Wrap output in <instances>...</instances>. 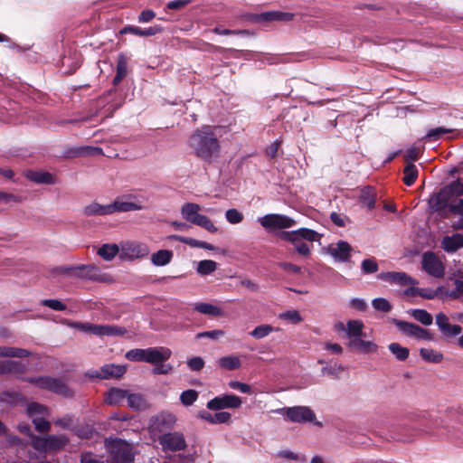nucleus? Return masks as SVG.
Masks as SVG:
<instances>
[{"label":"nucleus","mask_w":463,"mask_h":463,"mask_svg":"<svg viewBox=\"0 0 463 463\" xmlns=\"http://www.w3.org/2000/svg\"><path fill=\"white\" fill-rule=\"evenodd\" d=\"M190 146L200 159L211 163L220 152L219 140L211 126H203L196 130L189 139Z\"/></svg>","instance_id":"nucleus-1"},{"label":"nucleus","mask_w":463,"mask_h":463,"mask_svg":"<svg viewBox=\"0 0 463 463\" xmlns=\"http://www.w3.org/2000/svg\"><path fill=\"white\" fill-rule=\"evenodd\" d=\"M279 238L290 242L299 255L307 257L310 254V249L304 241L310 242L317 241L320 240L321 235L315 230L303 227L290 232H280Z\"/></svg>","instance_id":"nucleus-2"},{"label":"nucleus","mask_w":463,"mask_h":463,"mask_svg":"<svg viewBox=\"0 0 463 463\" xmlns=\"http://www.w3.org/2000/svg\"><path fill=\"white\" fill-rule=\"evenodd\" d=\"M56 270L61 274L95 282L109 283L112 281L109 275L101 273L99 268L95 265L61 266L58 267Z\"/></svg>","instance_id":"nucleus-3"},{"label":"nucleus","mask_w":463,"mask_h":463,"mask_svg":"<svg viewBox=\"0 0 463 463\" xmlns=\"http://www.w3.org/2000/svg\"><path fill=\"white\" fill-rule=\"evenodd\" d=\"M69 443L66 435L33 436L31 445L40 453H52L61 450Z\"/></svg>","instance_id":"nucleus-4"},{"label":"nucleus","mask_w":463,"mask_h":463,"mask_svg":"<svg viewBox=\"0 0 463 463\" xmlns=\"http://www.w3.org/2000/svg\"><path fill=\"white\" fill-rule=\"evenodd\" d=\"M200 205L194 203H186L182 206L181 213L187 222L195 224L208 231L209 232H217L218 229L209 217L199 213Z\"/></svg>","instance_id":"nucleus-5"},{"label":"nucleus","mask_w":463,"mask_h":463,"mask_svg":"<svg viewBox=\"0 0 463 463\" xmlns=\"http://www.w3.org/2000/svg\"><path fill=\"white\" fill-rule=\"evenodd\" d=\"M278 412L284 416L290 422H311L316 426H322L320 421L316 420V414L314 411L308 406L284 407L278 410Z\"/></svg>","instance_id":"nucleus-6"},{"label":"nucleus","mask_w":463,"mask_h":463,"mask_svg":"<svg viewBox=\"0 0 463 463\" xmlns=\"http://www.w3.org/2000/svg\"><path fill=\"white\" fill-rule=\"evenodd\" d=\"M28 382L42 389L48 390L65 398H71L74 395L73 391L63 380L60 378L38 376L30 378Z\"/></svg>","instance_id":"nucleus-7"},{"label":"nucleus","mask_w":463,"mask_h":463,"mask_svg":"<svg viewBox=\"0 0 463 463\" xmlns=\"http://www.w3.org/2000/svg\"><path fill=\"white\" fill-rule=\"evenodd\" d=\"M148 364H153V373L168 374L173 367L165 364L172 355V351L165 346L149 347Z\"/></svg>","instance_id":"nucleus-8"},{"label":"nucleus","mask_w":463,"mask_h":463,"mask_svg":"<svg viewBox=\"0 0 463 463\" xmlns=\"http://www.w3.org/2000/svg\"><path fill=\"white\" fill-rule=\"evenodd\" d=\"M111 463H134L135 455L130 444L116 439L109 445Z\"/></svg>","instance_id":"nucleus-9"},{"label":"nucleus","mask_w":463,"mask_h":463,"mask_svg":"<svg viewBox=\"0 0 463 463\" xmlns=\"http://www.w3.org/2000/svg\"><path fill=\"white\" fill-rule=\"evenodd\" d=\"M150 252L146 243L137 241H127L121 243L119 259L122 260H133L146 257Z\"/></svg>","instance_id":"nucleus-10"},{"label":"nucleus","mask_w":463,"mask_h":463,"mask_svg":"<svg viewBox=\"0 0 463 463\" xmlns=\"http://www.w3.org/2000/svg\"><path fill=\"white\" fill-rule=\"evenodd\" d=\"M392 322L406 335L415 337L420 340L433 339V335L428 329H425L417 324L397 318H392Z\"/></svg>","instance_id":"nucleus-11"},{"label":"nucleus","mask_w":463,"mask_h":463,"mask_svg":"<svg viewBox=\"0 0 463 463\" xmlns=\"http://www.w3.org/2000/svg\"><path fill=\"white\" fill-rule=\"evenodd\" d=\"M260 223L265 229L269 230H281L295 226L296 221L283 214L269 213L259 219Z\"/></svg>","instance_id":"nucleus-12"},{"label":"nucleus","mask_w":463,"mask_h":463,"mask_svg":"<svg viewBox=\"0 0 463 463\" xmlns=\"http://www.w3.org/2000/svg\"><path fill=\"white\" fill-rule=\"evenodd\" d=\"M159 443L164 451H179L186 448L184 436L181 432H168L159 437Z\"/></svg>","instance_id":"nucleus-13"},{"label":"nucleus","mask_w":463,"mask_h":463,"mask_svg":"<svg viewBox=\"0 0 463 463\" xmlns=\"http://www.w3.org/2000/svg\"><path fill=\"white\" fill-rule=\"evenodd\" d=\"M242 402L240 397L234 394H224L216 396L207 402V409L211 411H220L223 409H237L241 407Z\"/></svg>","instance_id":"nucleus-14"},{"label":"nucleus","mask_w":463,"mask_h":463,"mask_svg":"<svg viewBox=\"0 0 463 463\" xmlns=\"http://www.w3.org/2000/svg\"><path fill=\"white\" fill-rule=\"evenodd\" d=\"M422 269L430 276L435 278L444 277V265L432 251H427L422 256Z\"/></svg>","instance_id":"nucleus-15"},{"label":"nucleus","mask_w":463,"mask_h":463,"mask_svg":"<svg viewBox=\"0 0 463 463\" xmlns=\"http://www.w3.org/2000/svg\"><path fill=\"white\" fill-rule=\"evenodd\" d=\"M352 251V246L345 241H338L336 243H332L326 248V252L338 262L348 261L351 258Z\"/></svg>","instance_id":"nucleus-16"},{"label":"nucleus","mask_w":463,"mask_h":463,"mask_svg":"<svg viewBox=\"0 0 463 463\" xmlns=\"http://www.w3.org/2000/svg\"><path fill=\"white\" fill-rule=\"evenodd\" d=\"M294 17V14L288 12H264L261 14H252L250 15V20L252 23H268L272 21H291Z\"/></svg>","instance_id":"nucleus-17"},{"label":"nucleus","mask_w":463,"mask_h":463,"mask_svg":"<svg viewBox=\"0 0 463 463\" xmlns=\"http://www.w3.org/2000/svg\"><path fill=\"white\" fill-rule=\"evenodd\" d=\"M451 195L448 193L445 187L441 188L439 192L433 194L429 199V206L433 212H441L449 209V203Z\"/></svg>","instance_id":"nucleus-18"},{"label":"nucleus","mask_w":463,"mask_h":463,"mask_svg":"<svg viewBox=\"0 0 463 463\" xmlns=\"http://www.w3.org/2000/svg\"><path fill=\"white\" fill-rule=\"evenodd\" d=\"M436 325L445 336H456L458 335L462 331V328L459 325L449 324L448 316L442 312H439L436 315Z\"/></svg>","instance_id":"nucleus-19"},{"label":"nucleus","mask_w":463,"mask_h":463,"mask_svg":"<svg viewBox=\"0 0 463 463\" xmlns=\"http://www.w3.org/2000/svg\"><path fill=\"white\" fill-rule=\"evenodd\" d=\"M378 278L383 280H386L392 283H395L401 286L404 285H416L418 284V281L409 276L405 272H398V271H389V272H383L378 275Z\"/></svg>","instance_id":"nucleus-20"},{"label":"nucleus","mask_w":463,"mask_h":463,"mask_svg":"<svg viewBox=\"0 0 463 463\" xmlns=\"http://www.w3.org/2000/svg\"><path fill=\"white\" fill-rule=\"evenodd\" d=\"M127 329L123 326L115 325H96L92 324L90 334L98 336H117L123 335L127 333Z\"/></svg>","instance_id":"nucleus-21"},{"label":"nucleus","mask_w":463,"mask_h":463,"mask_svg":"<svg viewBox=\"0 0 463 463\" xmlns=\"http://www.w3.org/2000/svg\"><path fill=\"white\" fill-rule=\"evenodd\" d=\"M440 245L445 252L449 254L455 253L458 250L463 249V234L454 233L452 235H446L442 238Z\"/></svg>","instance_id":"nucleus-22"},{"label":"nucleus","mask_w":463,"mask_h":463,"mask_svg":"<svg viewBox=\"0 0 463 463\" xmlns=\"http://www.w3.org/2000/svg\"><path fill=\"white\" fill-rule=\"evenodd\" d=\"M109 204L111 214L114 213H127L132 211H138L144 208L141 204L124 201L122 198H117L112 203Z\"/></svg>","instance_id":"nucleus-23"},{"label":"nucleus","mask_w":463,"mask_h":463,"mask_svg":"<svg viewBox=\"0 0 463 463\" xmlns=\"http://www.w3.org/2000/svg\"><path fill=\"white\" fill-rule=\"evenodd\" d=\"M128 394V391L112 387L105 394V402L109 405L121 404Z\"/></svg>","instance_id":"nucleus-24"},{"label":"nucleus","mask_w":463,"mask_h":463,"mask_svg":"<svg viewBox=\"0 0 463 463\" xmlns=\"http://www.w3.org/2000/svg\"><path fill=\"white\" fill-rule=\"evenodd\" d=\"M25 176L28 180L36 184H54V177L49 172L28 170L25 173Z\"/></svg>","instance_id":"nucleus-25"},{"label":"nucleus","mask_w":463,"mask_h":463,"mask_svg":"<svg viewBox=\"0 0 463 463\" xmlns=\"http://www.w3.org/2000/svg\"><path fill=\"white\" fill-rule=\"evenodd\" d=\"M348 346L352 349L361 351L364 354L373 353L377 350V345L372 341L363 340L362 337H356L351 339L348 343Z\"/></svg>","instance_id":"nucleus-26"},{"label":"nucleus","mask_w":463,"mask_h":463,"mask_svg":"<svg viewBox=\"0 0 463 463\" xmlns=\"http://www.w3.org/2000/svg\"><path fill=\"white\" fill-rule=\"evenodd\" d=\"M83 214L85 216H102L111 214L110 204L102 205L98 203H92L84 208Z\"/></svg>","instance_id":"nucleus-27"},{"label":"nucleus","mask_w":463,"mask_h":463,"mask_svg":"<svg viewBox=\"0 0 463 463\" xmlns=\"http://www.w3.org/2000/svg\"><path fill=\"white\" fill-rule=\"evenodd\" d=\"M174 253L170 250H159L151 256V262L156 267L165 266L171 262Z\"/></svg>","instance_id":"nucleus-28"},{"label":"nucleus","mask_w":463,"mask_h":463,"mask_svg":"<svg viewBox=\"0 0 463 463\" xmlns=\"http://www.w3.org/2000/svg\"><path fill=\"white\" fill-rule=\"evenodd\" d=\"M128 73V61L124 54H119L117 63V73L112 80L113 86H118Z\"/></svg>","instance_id":"nucleus-29"},{"label":"nucleus","mask_w":463,"mask_h":463,"mask_svg":"<svg viewBox=\"0 0 463 463\" xmlns=\"http://www.w3.org/2000/svg\"><path fill=\"white\" fill-rule=\"evenodd\" d=\"M71 431L80 439H90L98 433L92 425L87 423L71 428Z\"/></svg>","instance_id":"nucleus-30"},{"label":"nucleus","mask_w":463,"mask_h":463,"mask_svg":"<svg viewBox=\"0 0 463 463\" xmlns=\"http://www.w3.org/2000/svg\"><path fill=\"white\" fill-rule=\"evenodd\" d=\"M364 324L361 320H348L346 323V335L348 338L354 339L356 337H362Z\"/></svg>","instance_id":"nucleus-31"},{"label":"nucleus","mask_w":463,"mask_h":463,"mask_svg":"<svg viewBox=\"0 0 463 463\" xmlns=\"http://www.w3.org/2000/svg\"><path fill=\"white\" fill-rule=\"evenodd\" d=\"M148 354L149 347L146 349L135 348L128 351L125 357L130 362H142L148 364Z\"/></svg>","instance_id":"nucleus-32"},{"label":"nucleus","mask_w":463,"mask_h":463,"mask_svg":"<svg viewBox=\"0 0 463 463\" xmlns=\"http://www.w3.org/2000/svg\"><path fill=\"white\" fill-rule=\"evenodd\" d=\"M103 379L120 378L126 373V367L122 365L106 364L101 367Z\"/></svg>","instance_id":"nucleus-33"},{"label":"nucleus","mask_w":463,"mask_h":463,"mask_svg":"<svg viewBox=\"0 0 463 463\" xmlns=\"http://www.w3.org/2000/svg\"><path fill=\"white\" fill-rule=\"evenodd\" d=\"M359 201L369 210H372L375 206V193L373 187H364L359 196Z\"/></svg>","instance_id":"nucleus-34"},{"label":"nucleus","mask_w":463,"mask_h":463,"mask_svg":"<svg viewBox=\"0 0 463 463\" xmlns=\"http://www.w3.org/2000/svg\"><path fill=\"white\" fill-rule=\"evenodd\" d=\"M128 405L133 410L141 411L146 408L147 402L144 396L139 393H130L127 396Z\"/></svg>","instance_id":"nucleus-35"},{"label":"nucleus","mask_w":463,"mask_h":463,"mask_svg":"<svg viewBox=\"0 0 463 463\" xmlns=\"http://www.w3.org/2000/svg\"><path fill=\"white\" fill-rule=\"evenodd\" d=\"M120 249L117 244H103L99 250L98 254L105 260H111L117 254L119 255Z\"/></svg>","instance_id":"nucleus-36"},{"label":"nucleus","mask_w":463,"mask_h":463,"mask_svg":"<svg viewBox=\"0 0 463 463\" xmlns=\"http://www.w3.org/2000/svg\"><path fill=\"white\" fill-rule=\"evenodd\" d=\"M194 309L199 313L211 315L213 317H219L222 314V310L220 307L203 302L195 303Z\"/></svg>","instance_id":"nucleus-37"},{"label":"nucleus","mask_w":463,"mask_h":463,"mask_svg":"<svg viewBox=\"0 0 463 463\" xmlns=\"http://www.w3.org/2000/svg\"><path fill=\"white\" fill-rule=\"evenodd\" d=\"M410 315L423 326H430L433 322L432 316L425 309L415 308L409 311Z\"/></svg>","instance_id":"nucleus-38"},{"label":"nucleus","mask_w":463,"mask_h":463,"mask_svg":"<svg viewBox=\"0 0 463 463\" xmlns=\"http://www.w3.org/2000/svg\"><path fill=\"white\" fill-rule=\"evenodd\" d=\"M219 365L229 371H233L241 367V360L239 357L234 355H227L219 359Z\"/></svg>","instance_id":"nucleus-39"},{"label":"nucleus","mask_w":463,"mask_h":463,"mask_svg":"<svg viewBox=\"0 0 463 463\" xmlns=\"http://www.w3.org/2000/svg\"><path fill=\"white\" fill-rule=\"evenodd\" d=\"M455 129L439 127L430 129L427 134L423 137L426 141H437L442 137L444 134L453 133Z\"/></svg>","instance_id":"nucleus-40"},{"label":"nucleus","mask_w":463,"mask_h":463,"mask_svg":"<svg viewBox=\"0 0 463 463\" xmlns=\"http://www.w3.org/2000/svg\"><path fill=\"white\" fill-rule=\"evenodd\" d=\"M403 182L406 185L411 186L414 184L418 177V169L416 165L412 163L407 164V165L403 169Z\"/></svg>","instance_id":"nucleus-41"},{"label":"nucleus","mask_w":463,"mask_h":463,"mask_svg":"<svg viewBox=\"0 0 463 463\" xmlns=\"http://www.w3.org/2000/svg\"><path fill=\"white\" fill-rule=\"evenodd\" d=\"M420 355L423 360L430 363L439 364L443 360V354L431 348H421Z\"/></svg>","instance_id":"nucleus-42"},{"label":"nucleus","mask_w":463,"mask_h":463,"mask_svg":"<svg viewBox=\"0 0 463 463\" xmlns=\"http://www.w3.org/2000/svg\"><path fill=\"white\" fill-rule=\"evenodd\" d=\"M390 352L398 361H405L409 357L410 351L407 347L402 346L398 343H392L388 346Z\"/></svg>","instance_id":"nucleus-43"},{"label":"nucleus","mask_w":463,"mask_h":463,"mask_svg":"<svg viewBox=\"0 0 463 463\" xmlns=\"http://www.w3.org/2000/svg\"><path fill=\"white\" fill-rule=\"evenodd\" d=\"M216 269L217 263L214 260H204L198 262L196 271L202 276H206L215 271Z\"/></svg>","instance_id":"nucleus-44"},{"label":"nucleus","mask_w":463,"mask_h":463,"mask_svg":"<svg viewBox=\"0 0 463 463\" xmlns=\"http://www.w3.org/2000/svg\"><path fill=\"white\" fill-rule=\"evenodd\" d=\"M199 393L194 389L184 391L180 395V401L184 406L193 405L198 399Z\"/></svg>","instance_id":"nucleus-45"},{"label":"nucleus","mask_w":463,"mask_h":463,"mask_svg":"<svg viewBox=\"0 0 463 463\" xmlns=\"http://www.w3.org/2000/svg\"><path fill=\"white\" fill-rule=\"evenodd\" d=\"M274 328L268 324L260 325L256 326L250 333V335L256 339H261L267 335H269Z\"/></svg>","instance_id":"nucleus-46"},{"label":"nucleus","mask_w":463,"mask_h":463,"mask_svg":"<svg viewBox=\"0 0 463 463\" xmlns=\"http://www.w3.org/2000/svg\"><path fill=\"white\" fill-rule=\"evenodd\" d=\"M372 306L375 310L384 313L390 312L392 308L391 303L384 298H376L373 299Z\"/></svg>","instance_id":"nucleus-47"},{"label":"nucleus","mask_w":463,"mask_h":463,"mask_svg":"<svg viewBox=\"0 0 463 463\" xmlns=\"http://www.w3.org/2000/svg\"><path fill=\"white\" fill-rule=\"evenodd\" d=\"M26 411L30 417L34 415H45L48 412V408L37 402H30L27 405Z\"/></svg>","instance_id":"nucleus-48"},{"label":"nucleus","mask_w":463,"mask_h":463,"mask_svg":"<svg viewBox=\"0 0 463 463\" xmlns=\"http://www.w3.org/2000/svg\"><path fill=\"white\" fill-rule=\"evenodd\" d=\"M443 290V286L438 287L437 289H431L430 288H419V296L425 299H434Z\"/></svg>","instance_id":"nucleus-49"},{"label":"nucleus","mask_w":463,"mask_h":463,"mask_svg":"<svg viewBox=\"0 0 463 463\" xmlns=\"http://www.w3.org/2000/svg\"><path fill=\"white\" fill-rule=\"evenodd\" d=\"M167 240L177 241L183 242L184 244H187L193 248H200V244H201V241H199V240H195V239H193L190 237L175 235V234L167 236Z\"/></svg>","instance_id":"nucleus-50"},{"label":"nucleus","mask_w":463,"mask_h":463,"mask_svg":"<svg viewBox=\"0 0 463 463\" xmlns=\"http://www.w3.org/2000/svg\"><path fill=\"white\" fill-rule=\"evenodd\" d=\"M378 269V263L373 258L365 259L362 261L361 269L364 274L374 273Z\"/></svg>","instance_id":"nucleus-51"},{"label":"nucleus","mask_w":463,"mask_h":463,"mask_svg":"<svg viewBox=\"0 0 463 463\" xmlns=\"http://www.w3.org/2000/svg\"><path fill=\"white\" fill-rule=\"evenodd\" d=\"M448 193L452 195H463V179H458L445 186Z\"/></svg>","instance_id":"nucleus-52"},{"label":"nucleus","mask_w":463,"mask_h":463,"mask_svg":"<svg viewBox=\"0 0 463 463\" xmlns=\"http://www.w3.org/2000/svg\"><path fill=\"white\" fill-rule=\"evenodd\" d=\"M41 305L48 307L55 311H64L67 306L58 299L48 298L41 300Z\"/></svg>","instance_id":"nucleus-53"},{"label":"nucleus","mask_w":463,"mask_h":463,"mask_svg":"<svg viewBox=\"0 0 463 463\" xmlns=\"http://www.w3.org/2000/svg\"><path fill=\"white\" fill-rule=\"evenodd\" d=\"M35 430L39 432H48L51 430V423L43 417H35L33 419Z\"/></svg>","instance_id":"nucleus-54"},{"label":"nucleus","mask_w":463,"mask_h":463,"mask_svg":"<svg viewBox=\"0 0 463 463\" xmlns=\"http://www.w3.org/2000/svg\"><path fill=\"white\" fill-rule=\"evenodd\" d=\"M226 220L232 224L240 223L243 220V215L237 209H229L225 213Z\"/></svg>","instance_id":"nucleus-55"},{"label":"nucleus","mask_w":463,"mask_h":463,"mask_svg":"<svg viewBox=\"0 0 463 463\" xmlns=\"http://www.w3.org/2000/svg\"><path fill=\"white\" fill-rule=\"evenodd\" d=\"M213 32L220 35H247L249 32L247 30H230L223 29L222 26H216L213 29Z\"/></svg>","instance_id":"nucleus-56"},{"label":"nucleus","mask_w":463,"mask_h":463,"mask_svg":"<svg viewBox=\"0 0 463 463\" xmlns=\"http://www.w3.org/2000/svg\"><path fill=\"white\" fill-rule=\"evenodd\" d=\"M195 460L194 454H178L169 457L170 463H194Z\"/></svg>","instance_id":"nucleus-57"},{"label":"nucleus","mask_w":463,"mask_h":463,"mask_svg":"<svg viewBox=\"0 0 463 463\" xmlns=\"http://www.w3.org/2000/svg\"><path fill=\"white\" fill-rule=\"evenodd\" d=\"M187 366L194 372L201 371L204 366V361L200 356H194L187 361Z\"/></svg>","instance_id":"nucleus-58"},{"label":"nucleus","mask_w":463,"mask_h":463,"mask_svg":"<svg viewBox=\"0 0 463 463\" xmlns=\"http://www.w3.org/2000/svg\"><path fill=\"white\" fill-rule=\"evenodd\" d=\"M449 212L463 216V199L450 200Z\"/></svg>","instance_id":"nucleus-59"},{"label":"nucleus","mask_w":463,"mask_h":463,"mask_svg":"<svg viewBox=\"0 0 463 463\" xmlns=\"http://www.w3.org/2000/svg\"><path fill=\"white\" fill-rule=\"evenodd\" d=\"M280 317L286 320L290 321L293 324H298L301 322L302 317L298 311L297 310H289L280 315Z\"/></svg>","instance_id":"nucleus-60"},{"label":"nucleus","mask_w":463,"mask_h":463,"mask_svg":"<svg viewBox=\"0 0 463 463\" xmlns=\"http://www.w3.org/2000/svg\"><path fill=\"white\" fill-rule=\"evenodd\" d=\"M344 370V367L341 364H335L334 365H326L322 367L321 372L323 374H327L329 376H336L337 373Z\"/></svg>","instance_id":"nucleus-61"},{"label":"nucleus","mask_w":463,"mask_h":463,"mask_svg":"<svg viewBox=\"0 0 463 463\" xmlns=\"http://www.w3.org/2000/svg\"><path fill=\"white\" fill-rule=\"evenodd\" d=\"M230 388L233 390H238L239 392L242 393H249L250 392L251 387L248 383H241L238 381H231L229 383Z\"/></svg>","instance_id":"nucleus-62"},{"label":"nucleus","mask_w":463,"mask_h":463,"mask_svg":"<svg viewBox=\"0 0 463 463\" xmlns=\"http://www.w3.org/2000/svg\"><path fill=\"white\" fill-rule=\"evenodd\" d=\"M224 332L222 330H212V331H204L197 334L196 338H211L213 340L218 339L220 336H222Z\"/></svg>","instance_id":"nucleus-63"},{"label":"nucleus","mask_w":463,"mask_h":463,"mask_svg":"<svg viewBox=\"0 0 463 463\" xmlns=\"http://www.w3.org/2000/svg\"><path fill=\"white\" fill-rule=\"evenodd\" d=\"M80 463H104L97 458L91 452L82 453L80 456Z\"/></svg>","instance_id":"nucleus-64"}]
</instances>
